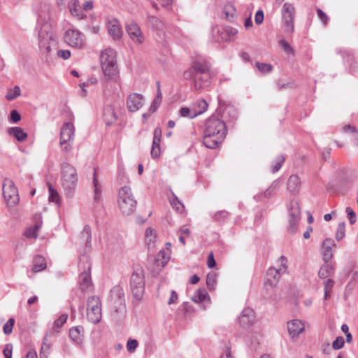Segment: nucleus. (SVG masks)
Here are the masks:
<instances>
[{"instance_id":"nucleus-29","label":"nucleus","mask_w":358,"mask_h":358,"mask_svg":"<svg viewBox=\"0 0 358 358\" xmlns=\"http://www.w3.org/2000/svg\"><path fill=\"white\" fill-rule=\"evenodd\" d=\"M8 134L15 137L18 141H24L27 138V134L19 127H11L8 129Z\"/></svg>"},{"instance_id":"nucleus-17","label":"nucleus","mask_w":358,"mask_h":358,"mask_svg":"<svg viewBox=\"0 0 358 358\" xmlns=\"http://www.w3.org/2000/svg\"><path fill=\"white\" fill-rule=\"evenodd\" d=\"M287 329L289 334L294 339L304 331L305 324L301 320L295 319L287 322Z\"/></svg>"},{"instance_id":"nucleus-60","label":"nucleus","mask_w":358,"mask_h":358,"mask_svg":"<svg viewBox=\"0 0 358 358\" xmlns=\"http://www.w3.org/2000/svg\"><path fill=\"white\" fill-rule=\"evenodd\" d=\"M157 85H158L157 94L156 97L155 98V99L153 100L152 103L154 105L159 106V104L161 103L162 97V92L159 89V83H158Z\"/></svg>"},{"instance_id":"nucleus-14","label":"nucleus","mask_w":358,"mask_h":358,"mask_svg":"<svg viewBox=\"0 0 358 358\" xmlns=\"http://www.w3.org/2000/svg\"><path fill=\"white\" fill-rule=\"evenodd\" d=\"M109 301L111 307L117 312L124 308V294L123 289L120 286H115L110 292Z\"/></svg>"},{"instance_id":"nucleus-41","label":"nucleus","mask_w":358,"mask_h":358,"mask_svg":"<svg viewBox=\"0 0 358 358\" xmlns=\"http://www.w3.org/2000/svg\"><path fill=\"white\" fill-rule=\"evenodd\" d=\"M21 94L20 88L18 86H15L13 89H10L7 94L6 95V98L8 100H13L17 98Z\"/></svg>"},{"instance_id":"nucleus-19","label":"nucleus","mask_w":358,"mask_h":358,"mask_svg":"<svg viewBox=\"0 0 358 358\" xmlns=\"http://www.w3.org/2000/svg\"><path fill=\"white\" fill-rule=\"evenodd\" d=\"M162 129L160 127L155 128L151 150V155L153 158H157L160 155V142L162 138Z\"/></svg>"},{"instance_id":"nucleus-6","label":"nucleus","mask_w":358,"mask_h":358,"mask_svg":"<svg viewBox=\"0 0 358 358\" xmlns=\"http://www.w3.org/2000/svg\"><path fill=\"white\" fill-rule=\"evenodd\" d=\"M117 202L123 214L130 215L134 211L136 201L134 199L129 187L124 186L119 190Z\"/></svg>"},{"instance_id":"nucleus-5","label":"nucleus","mask_w":358,"mask_h":358,"mask_svg":"<svg viewBox=\"0 0 358 358\" xmlns=\"http://www.w3.org/2000/svg\"><path fill=\"white\" fill-rule=\"evenodd\" d=\"M61 181L66 194L67 195H71L78 182V175L76 168L69 163L62 164Z\"/></svg>"},{"instance_id":"nucleus-47","label":"nucleus","mask_w":358,"mask_h":358,"mask_svg":"<svg viewBox=\"0 0 358 358\" xmlns=\"http://www.w3.org/2000/svg\"><path fill=\"white\" fill-rule=\"evenodd\" d=\"M256 66L263 73H269L272 70V66L266 63L256 62Z\"/></svg>"},{"instance_id":"nucleus-28","label":"nucleus","mask_w":358,"mask_h":358,"mask_svg":"<svg viewBox=\"0 0 358 358\" xmlns=\"http://www.w3.org/2000/svg\"><path fill=\"white\" fill-rule=\"evenodd\" d=\"M301 180L298 176L292 175L287 181V189L290 192H298L300 189Z\"/></svg>"},{"instance_id":"nucleus-25","label":"nucleus","mask_w":358,"mask_h":358,"mask_svg":"<svg viewBox=\"0 0 358 358\" xmlns=\"http://www.w3.org/2000/svg\"><path fill=\"white\" fill-rule=\"evenodd\" d=\"M81 7L78 0H71L68 3V8L71 14L78 20L86 17Z\"/></svg>"},{"instance_id":"nucleus-40","label":"nucleus","mask_w":358,"mask_h":358,"mask_svg":"<svg viewBox=\"0 0 358 358\" xmlns=\"http://www.w3.org/2000/svg\"><path fill=\"white\" fill-rule=\"evenodd\" d=\"M41 227V223H36L34 228H29L26 230L24 235L27 238H34L38 236V231Z\"/></svg>"},{"instance_id":"nucleus-35","label":"nucleus","mask_w":358,"mask_h":358,"mask_svg":"<svg viewBox=\"0 0 358 358\" xmlns=\"http://www.w3.org/2000/svg\"><path fill=\"white\" fill-rule=\"evenodd\" d=\"M46 268V264L42 257L37 256L34 258V264L32 270L34 272L37 273L44 270Z\"/></svg>"},{"instance_id":"nucleus-8","label":"nucleus","mask_w":358,"mask_h":358,"mask_svg":"<svg viewBox=\"0 0 358 358\" xmlns=\"http://www.w3.org/2000/svg\"><path fill=\"white\" fill-rule=\"evenodd\" d=\"M130 287L134 296L137 300L141 299L145 289L143 271L141 268H137L131 274Z\"/></svg>"},{"instance_id":"nucleus-58","label":"nucleus","mask_w":358,"mask_h":358,"mask_svg":"<svg viewBox=\"0 0 358 358\" xmlns=\"http://www.w3.org/2000/svg\"><path fill=\"white\" fill-rule=\"evenodd\" d=\"M264 20V12L262 10H258L255 17V21L257 24H260Z\"/></svg>"},{"instance_id":"nucleus-49","label":"nucleus","mask_w":358,"mask_h":358,"mask_svg":"<svg viewBox=\"0 0 358 358\" xmlns=\"http://www.w3.org/2000/svg\"><path fill=\"white\" fill-rule=\"evenodd\" d=\"M138 345L137 340L129 338L127 343V349L129 352H134Z\"/></svg>"},{"instance_id":"nucleus-61","label":"nucleus","mask_w":358,"mask_h":358,"mask_svg":"<svg viewBox=\"0 0 358 358\" xmlns=\"http://www.w3.org/2000/svg\"><path fill=\"white\" fill-rule=\"evenodd\" d=\"M20 115L18 113L17 110H12L10 113V120L13 122L17 123L20 120Z\"/></svg>"},{"instance_id":"nucleus-37","label":"nucleus","mask_w":358,"mask_h":358,"mask_svg":"<svg viewBox=\"0 0 358 358\" xmlns=\"http://www.w3.org/2000/svg\"><path fill=\"white\" fill-rule=\"evenodd\" d=\"M93 185H94V199L96 201H99L101 197V185L99 184L97 178H96V173L94 171V178H93Z\"/></svg>"},{"instance_id":"nucleus-54","label":"nucleus","mask_w":358,"mask_h":358,"mask_svg":"<svg viewBox=\"0 0 358 358\" xmlns=\"http://www.w3.org/2000/svg\"><path fill=\"white\" fill-rule=\"evenodd\" d=\"M345 211L350 224H354L356 222V215L354 210L350 207H347Z\"/></svg>"},{"instance_id":"nucleus-42","label":"nucleus","mask_w":358,"mask_h":358,"mask_svg":"<svg viewBox=\"0 0 358 358\" xmlns=\"http://www.w3.org/2000/svg\"><path fill=\"white\" fill-rule=\"evenodd\" d=\"M287 259L285 256H281L278 260V268L277 269L279 270L282 274L287 272Z\"/></svg>"},{"instance_id":"nucleus-11","label":"nucleus","mask_w":358,"mask_h":358,"mask_svg":"<svg viewBox=\"0 0 358 358\" xmlns=\"http://www.w3.org/2000/svg\"><path fill=\"white\" fill-rule=\"evenodd\" d=\"M64 41L72 48L81 49L85 45L84 35L77 29H69L66 30L64 34Z\"/></svg>"},{"instance_id":"nucleus-45","label":"nucleus","mask_w":358,"mask_h":358,"mask_svg":"<svg viewBox=\"0 0 358 358\" xmlns=\"http://www.w3.org/2000/svg\"><path fill=\"white\" fill-rule=\"evenodd\" d=\"M334 282L331 279H327L324 281V299H327L330 294V292L334 287Z\"/></svg>"},{"instance_id":"nucleus-26","label":"nucleus","mask_w":358,"mask_h":358,"mask_svg":"<svg viewBox=\"0 0 358 358\" xmlns=\"http://www.w3.org/2000/svg\"><path fill=\"white\" fill-rule=\"evenodd\" d=\"M90 270L91 266L89 264L87 267V270H85L79 276V284L80 288L84 291L88 289L92 283Z\"/></svg>"},{"instance_id":"nucleus-10","label":"nucleus","mask_w":358,"mask_h":358,"mask_svg":"<svg viewBox=\"0 0 358 358\" xmlns=\"http://www.w3.org/2000/svg\"><path fill=\"white\" fill-rule=\"evenodd\" d=\"M3 194L8 206H14L19 202L17 189L13 181L8 178L3 180Z\"/></svg>"},{"instance_id":"nucleus-62","label":"nucleus","mask_w":358,"mask_h":358,"mask_svg":"<svg viewBox=\"0 0 358 358\" xmlns=\"http://www.w3.org/2000/svg\"><path fill=\"white\" fill-rule=\"evenodd\" d=\"M228 216V213L225 210L217 212L214 215V219L216 220H220L224 219Z\"/></svg>"},{"instance_id":"nucleus-32","label":"nucleus","mask_w":358,"mask_h":358,"mask_svg":"<svg viewBox=\"0 0 358 358\" xmlns=\"http://www.w3.org/2000/svg\"><path fill=\"white\" fill-rule=\"evenodd\" d=\"M91 229L90 226L85 225L80 234V243L85 244L87 247H89L91 243Z\"/></svg>"},{"instance_id":"nucleus-22","label":"nucleus","mask_w":358,"mask_h":358,"mask_svg":"<svg viewBox=\"0 0 358 358\" xmlns=\"http://www.w3.org/2000/svg\"><path fill=\"white\" fill-rule=\"evenodd\" d=\"M279 270L274 267H271L268 269L266 273V285L271 287L277 285L281 275Z\"/></svg>"},{"instance_id":"nucleus-46","label":"nucleus","mask_w":358,"mask_h":358,"mask_svg":"<svg viewBox=\"0 0 358 358\" xmlns=\"http://www.w3.org/2000/svg\"><path fill=\"white\" fill-rule=\"evenodd\" d=\"M68 318V315L66 314H62L59 316V317L56 320L53 324V328L55 329L61 328L64 323H66Z\"/></svg>"},{"instance_id":"nucleus-55","label":"nucleus","mask_w":358,"mask_h":358,"mask_svg":"<svg viewBox=\"0 0 358 358\" xmlns=\"http://www.w3.org/2000/svg\"><path fill=\"white\" fill-rule=\"evenodd\" d=\"M279 44L284 49L287 53H293L294 49L289 45V43L285 40H280Z\"/></svg>"},{"instance_id":"nucleus-7","label":"nucleus","mask_w":358,"mask_h":358,"mask_svg":"<svg viewBox=\"0 0 358 358\" xmlns=\"http://www.w3.org/2000/svg\"><path fill=\"white\" fill-rule=\"evenodd\" d=\"M75 131V127L71 122H65L62 126L59 134V145L64 152H69L72 150Z\"/></svg>"},{"instance_id":"nucleus-23","label":"nucleus","mask_w":358,"mask_h":358,"mask_svg":"<svg viewBox=\"0 0 358 358\" xmlns=\"http://www.w3.org/2000/svg\"><path fill=\"white\" fill-rule=\"evenodd\" d=\"M103 115L107 125L113 124L117 120V113L113 105H107L103 109Z\"/></svg>"},{"instance_id":"nucleus-39","label":"nucleus","mask_w":358,"mask_h":358,"mask_svg":"<svg viewBox=\"0 0 358 358\" xmlns=\"http://www.w3.org/2000/svg\"><path fill=\"white\" fill-rule=\"evenodd\" d=\"M224 13L229 21H233L236 17V10L231 5H226L224 8Z\"/></svg>"},{"instance_id":"nucleus-59","label":"nucleus","mask_w":358,"mask_h":358,"mask_svg":"<svg viewBox=\"0 0 358 358\" xmlns=\"http://www.w3.org/2000/svg\"><path fill=\"white\" fill-rule=\"evenodd\" d=\"M178 296L177 293L174 290H172L167 303L169 305H171L173 303H176L178 301Z\"/></svg>"},{"instance_id":"nucleus-64","label":"nucleus","mask_w":358,"mask_h":358,"mask_svg":"<svg viewBox=\"0 0 358 358\" xmlns=\"http://www.w3.org/2000/svg\"><path fill=\"white\" fill-rule=\"evenodd\" d=\"M208 266L209 268H213L216 265V262H215V260L214 259V256H213V252H210V254L208 255Z\"/></svg>"},{"instance_id":"nucleus-24","label":"nucleus","mask_w":358,"mask_h":358,"mask_svg":"<svg viewBox=\"0 0 358 358\" xmlns=\"http://www.w3.org/2000/svg\"><path fill=\"white\" fill-rule=\"evenodd\" d=\"M157 241V231L152 228L148 227L145 231V243L148 250H154L155 248V243Z\"/></svg>"},{"instance_id":"nucleus-12","label":"nucleus","mask_w":358,"mask_h":358,"mask_svg":"<svg viewBox=\"0 0 358 358\" xmlns=\"http://www.w3.org/2000/svg\"><path fill=\"white\" fill-rule=\"evenodd\" d=\"M301 220V209L296 201H291L288 208V231L294 233L297 230Z\"/></svg>"},{"instance_id":"nucleus-1","label":"nucleus","mask_w":358,"mask_h":358,"mask_svg":"<svg viewBox=\"0 0 358 358\" xmlns=\"http://www.w3.org/2000/svg\"><path fill=\"white\" fill-rule=\"evenodd\" d=\"M117 54L115 50L108 48L100 53L101 70L106 81L104 83V92L110 86L115 92L120 87V71L117 64Z\"/></svg>"},{"instance_id":"nucleus-30","label":"nucleus","mask_w":358,"mask_h":358,"mask_svg":"<svg viewBox=\"0 0 358 358\" xmlns=\"http://www.w3.org/2000/svg\"><path fill=\"white\" fill-rule=\"evenodd\" d=\"M51 342L50 341L48 336L46 335L43 340V343L41 345V350H40V357L41 358H48L50 354V348H51Z\"/></svg>"},{"instance_id":"nucleus-20","label":"nucleus","mask_w":358,"mask_h":358,"mask_svg":"<svg viewBox=\"0 0 358 358\" xmlns=\"http://www.w3.org/2000/svg\"><path fill=\"white\" fill-rule=\"evenodd\" d=\"M336 246L334 240L326 238L322 245V255L324 262H329L333 257L332 248Z\"/></svg>"},{"instance_id":"nucleus-18","label":"nucleus","mask_w":358,"mask_h":358,"mask_svg":"<svg viewBox=\"0 0 358 358\" xmlns=\"http://www.w3.org/2000/svg\"><path fill=\"white\" fill-rule=\"evenodd\" d=\"M107 29L109 35L114 39H119L122 36V29L120 22L116 20L113 19L107 22Z\"/></svg>"},{"instance_id":"nucleus-31","label":"nucleus","mask_w":358,"mask_h":358,"mask_svg":"<svg viewBox=\"0 0 358 358\" xmlns=\"http://www.w3.org/2000/svg\"><path fill=\"white\" fill-rule=\"evenodd\" d=\"M83 328L79 327H72L69 330L70 338L76 343H80L83 340Z\"/></svg>"},{"instance_id":"nucleus-27","label":"nucleus","mask_w":358,"mask_h":358,"mask_svg":"<svg viewBox=\"0 0 358 358\" xmlns=\"http://www.w3.org/2000/svg\"><path fill=\"white\" fill-rule=\"evenodd\" d=\"M334 272V266L330 262H324V264L320 267L318 271V275L320 278H327L331 275Z\"/></svg>"},{"instance_id":"nucleus-48","label":"nucleus","mask_w":358,"mask_h":358,"mask_svg":"<svg viewBox=\"0 0 358 358\" xmlns=\"http://www.w3.org/2000/svg\"><path fill=\"white\" fill-rule=\"evenodd\" d=\"M345 224L340 223L338 226L337 231L336 233V239L341 241L345 237Z\"/></svg>"},{"instance_id":"nucleus-36","label":"nucleus","mask_w":358,"mask_h":358,"mask_svg":"<svg viewBox=\"0 0 358 358\" xmlns=\"http://www.w3.org/2000/svg\"><path fill=\"white\" fill-rule=\"evenodd\" d=\"M208 294L205 289H199L192 297V300L195 303H201L206 300Z\"/></svg>"},{"instance_id":"nucleus-15","label":"nucleus","mask_w":358,"mask_h":358,"mask_svg":"<svg viewBox=\"0 0 358 358\" xmlns=\"http://www.w3.org/2000/svg\"><path fill=\"white\" fill-rule=\"evenodd\" d=\"M126 31L134 43L141 44L144 41L141 30L136 22H128L126 24Z\"/></svg>"},{"instance_id":"nucleus-52","label":"nucleus","mask_w":358,"mask_h":358,"mask_svg":"<svg viewBox=\"0 0 358 358\" xmlns=\"http://www.w3.org/2000/svg\"><path fill=\"white\" fill-rule=\"evenodd\" d=\"M344 345V339L343 337H337L336 339L333 342L332 347L334 350H339Z\"/></svg>"},{"instance_id":"nucleus-16","label":"nucleus","mask_w":358,"mask_h":358,"mask_svg":"<svg viewBox=\"0 0 358 358\" xmlns=\"http://www.w3.org/2000/svg\"><path fill=\"white\" fill-rule=\"evenodd\" d=\"M144 105V99L142 94L138 93H131L129 95L127 100V106L130 112H136Z\"/></svg>"},{"instance_id":"nucleus-34","label":"nucleus","mask_w":358,"mask_h":358,"mask_svg":"<svg viewBox=\"0 0 358 358\" xmlns=\"http://www.w3.org/2000/svg\"><path fill=\"white\" fill-rule=\"evenodd\" d=\"M169 259L170 252L165 250H161L157 254L156 261L159 262L162 267H164L167 264Z\"/></svg>"},{"instance_id":"nucleus-33","label":"nucleus","mask_w":358,"mask_h":358,"mask_svg":"<svg viewBox=\"0 0 358 358\" xmlns=\"http://www.w3.org/2000/svg\"><path fill=\"white\" fill-rule=\"evenodd\" d=\"M180 116L182 117H187V118H194L197 116L196 112V106H192L190 108L188 107H182L180 111Z\"/></svg>"},{"instance_id":"nucleus-53","label":"nucleus","mask_w":358,"mask_h":358,"mask_svg":"<svg viewBox=\"0 0 358 358\" xmlns=\"http://www.w3.org/2000/svg\"><path fill=\"white\" fill-rule=\"evenodd\" d=\"M57 55L58 57L66 60L70 58L71 52L69 50H57Z\"/></svg>"},{"instance_id":"nucleus-21","label":"nucleus","mask_w":358,"mask_h":358,"mask_svg":"<svg viewBox=\"0 0 358 358\" xmlns=\"http://www.w3.org/2000/svg\"><path fill=\"white\" fill-rule=\"evenodd\" d=\"M255 312L250 308H245L243 310L239 317V323L243 327L251 325L255 321Z\"/></svg>"},{"instance_id":"nucleus-4","label":"nucleus","mask_w":358,"mask_h":358,"mask_svg":"<svg viewBox=\"0 0 358 358\" xmlns=\"http://www.w3.org/2000/svg\"><path fill=\"white\" fill-rule=\"evenodd\" d=\"M208 62L199 57L193 62L192 67L185 71L183 76L185 79H192L194 89L199 90L205 85V83H199L198 79L201 78L202 75H204L206 79L208 78Z\"/></svg>"},{"instance_id":"nucleus-50","label":"nucleus","mask_w":358,"mask_h":358,"mask_svg":"<svg viewBox=\"0 0 358 358\" xmlns=\"http://www.w3.org/2000/svg\"><path fill=\"white\" fill-rule=\"evenodd\" d=\"M50 196L49 200L51 202H55L58 203L59 201V196L57 191L54 190L51 186L49 187Z\"/></svg>"},{"instance_id":"nucleus-2","label":"nucleus","mask_w":358,"mask_h":358,"mask_svg":"<svg viewBox=\"0 0 358 358\" xmlns=\"http://www.w3.org/2000/svg\"><path fill=\"white\" fill-rule=\"evenodd\" d=\"M46 20L45 17V22L41 23L42 15H40L36 29L39 51L45 57L46 59H48L52 53L58 49V37L51 24Z\"/></svg>"},{"instance_id":"nucleus-57","label":"nucleus","mask_w":358,"mask_h":358,"mask_svg":"<svg viewBox=\"0 0 358 358\" xmlns=\"http://www.w3.org/2000/svg\"><path fill=\"white\" fill-rule=\"evenodd\" d=\"M13 345L7 344L3 348V353L6 358H12Z\"/></svg>"},{"instance_id":"nucleus-51","label":"nucleus","mask_w":358,"mask_h":358,"mask_svg":"<svg viewBox=\"0 0 358 358\" xmlns=\"http://www.w3.org/2000/svg\"><path fill=\"white\" fill-rule=\"evenodd\" d=\"M206 283L209 287H213L216 283V274L210 273L206 278Z\"/></svg>"},{"instance_id":"nucleus-56","label":"nucleus","mask_w":358,"mask_h":358,"mask_svg":"<svg viewBox=\"0 0 358 358\" xmlns=\"http://www.w3.org/2000/svg\"><path fill=\"white\" fill-rule=\"evenodd\" d=\"M318 17L324 24H327L329 20L328 16L320 8H317Z\"/></svg>"},{"instance_id":"nucleus-43","label":"nucleus","mask_w":358,"mask_h":358,"mask_svg":"<svg viewBox=\"0 0 358 358\" xmlns=\"http://www.w3.org/2000/svg\"><path fill=\"white\" fill-rule=\"evenodd\" d=\"M284 161H285V157L283 156H282V155L278 156L276 158L275 162L272 164L271 171L273 173H275V172L278 171L280 169Z\"/></svg>"},{"instance_id":"nucleus-44","label":"nucleus","mask_w":358,"mask_h":358,"mask_svg":"<svg viewBox=\"0 0 358 358\" xmlns=\"http://www.w3.org/2000/svg\"><path fill=\"white\" fill-rule=\"evenodd\" d=\"M15 324V320L10 318L6 323L3 325V331L6 335H9L12 333Z\"/></svg>"},{"instance_id":"nucleus-38","label":"nucleus","mask_w":358,"mask_h":358,"mask_svg":"<svg viewBox=\"0 0 358 358\" xmlns=\"http://www.w3.org/2000/svg\"><path fill=\"white\" fill-rule=\"evenodd\" d=\"M192 106H196V112L197 115H201L203 113H204L207 110L208 106L207 102L203 99L198 100Z\"/></svg>"},{"instance_id":"nucleus-3","label":"nucleus","mask_w":358,"mask_h":358,"mask_svg":"<svg viewBox=\"0 0 358 358\" xmlns=\"http://www.w3.org/2000/svg\"><path fill=\"white\" fill-rule=\"evenodd\" d=\"M226 134L224 122L217 117H210L206 122L203 143L206 148L214 149L222 143Z\"/></svg>"},{"instance_id":"nucleus-9","label":"nucleus","mask_w":358,"mask_h":358,"mask_svg":"<svg viewBox=\"0 0 358 358\" xmlns=\"http://www.w3.org/2000/svg\"><path fill=\"white\" fill-rule=\"evenodd\" d=\"M101 303L99 297L90 296L87 301V317L90 322L98 323L101 319Z\"/></svg>"},{"instance_id":"nucleus-63","label":"nucleus","mask_w":358,"mask_h":358,"mask_svg":"<svg viewBox=\"0 0 358 358\" xmlns=\"http://www.w3.org/2000/svg\"><path fill=\"white\" fill-rule=\"evenodd\" d=\"M171 205L173 208H175L178 211H182L184 206L182 203H180L179 201H178L177 199H173L171 201Z\"/></svg>"},{"instance_id":"nucleus-13","label":"nucleus","mask_w":358,"mask_h":358,"mask_svg":"<svg viewBox=\"0 0 358 358\" xmlns=\"http://www.w3.org/2000/svg\"><path fill=\"white\" fill-rule=\"evenodd\" d=\"M282 17L287 33H293L294 31V19L295 17V8L289 3L283 4L282 8Z\"/></svg>"}]
</instances>
